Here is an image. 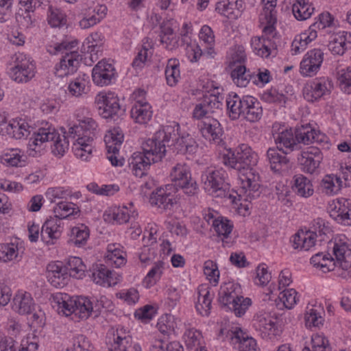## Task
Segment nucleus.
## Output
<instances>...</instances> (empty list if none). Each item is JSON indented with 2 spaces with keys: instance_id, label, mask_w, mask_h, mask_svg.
Wrapping results in <instances>:
<instances>
[{
  "instance_id": "1",
  "label": "nucleus",
  "mask_w": 351,
  "mask_h": 351,
  "mask_svg": "<svg viewBox=\"0 0 351 351\" xmlns=\"http://www.w3.org/2000/svg\"><path fill=\"white\" fill-rule=\"evenodd\" d=\"M179 125L164 126L152 138L142 143L143 152H134L128 160L133 174L142 178L152 163L160 161L166 153V147L173 145L178 153L193 154L197 149L195 140L189 134H178Z\"/></svg>"
},
{
  "instance_id": "2",
  "label": "nucleus",
  "mask_w": 351,
  "mask_h": 351,
  "mask_svg": "<svg viewBox=\"0 0 351 351\" xmlns=\"http://www.w3.org/2000/svg\"><path fill=\"white\" fill-rule=\"evenodd\" d=\"M257 162L258 155L245 144L223 156V163L239 173L241 188L245 191L247 201L256 199L261 194L260 176L253 169Z\"/></svg>"
},
{
  "instance_id": "3",
  "label": "nucleus",
  "mask_w": 351,
  "mask_h": 351,
  "mask_svg": "<svg viewBox=\"0 0 351 351\" xmlns=\"http://www.w3.org/2000/svg\"><path fill=\"white\" fill-rule=\"evenodd\" d=\"M53 212L55 217L44 223L40 232L41 240L49 245L55 244L61 236V219L77 215L80 209L72 202H60L53 208Z\"/></svg>"
},
{
  "instance_id": "4",
  "label": "nucleus",
  "mask_w": 351,
  "mask_h": 351,
  "mask_svg": "<svg viewBox=\"0 0 351 351\" xmlns=\"http://www.w3.org/2000/svg\"><path fill=\"white\" fill-rule=\"evenodd\" d=\"M52 303L58 313L65 316L74 314L83 319H87L93 312V302L87 297H71L66 293H58L53 296Z\"/></svg>"
},
{
  "instance_id": "5",
  "label": "nucleus",
  "mask_w": 351,
  "mask_h": 351,
  "mask_svg": "<svg viewBox=\"0 0 351 351\" xmlns=\"http://www.w3.org/2000/svg\"><path fill=\"white\" fill-rule=\"evenodd\" d=\"M77 40L62 41L55 44L54 47H49L47 51L49 53L56 55L60 52H65L60 62L56 64L54 68L55 75L60 78L75 73L80 66L82 57L77 51L72 50L76 47Z\"/></svg>"
},
{
  "instance_id": "6",
  "label": "nucleus",
  "mask_w": 351,
  "mask_h": 351,
  "mask_svg": "<svg viewBox=\"0 0 351 351\" xmlns=\"http://www.w3.org/2000/svg\"><path fill=\"white\" fill-rule=\"evenodd\" d=\"M227 174L223 169L208 168L201 176L204 189L215 197H226L237 204L236 197L231 194L230 184L226 181Z\"/></svg>"
},
{
  "instance_id": "7",
  "label": "nucleus",
  "mask_w": 351,
  "mask_h": 351,
  "mask_svg": "<svg viewBox=\"0 0 351 351\" xmlns=\"http://www.w3.org/2000/svg\"><path fill=\"white\" fill-rule=\"evenodd\" d=\"M53 141L51 152L57 157H62L69 149V142L64 135L61 136L54 128H40L34 132L28 143L29 149L36 151L43 143Z\"/></svg>"
},
{
  "instance_id": "8",
  "label": "nucleus",
  "mask_w": 351,
  "mask_h": 351,
  "mask_svg": "<svg viewBox=\"0 0 351 351\" xmlns=\"http://www.w3.org/2000/svg\"><path fill=\"white\" fill-rule=\"evenodd\" d=\"M170 177L173 182L170 185L173 186L175 191L180 188L189 196L197 195L198 185L192 178L190 167L186 164L178 163L175 165L171 169Z\"/></svg>"
},
{
  "instance_id": "9",
  "label": "nucleus",
  "mask_w": 351,
  "mask_h": 351,
  "mask_svg": "<svg viewBox=\"0 0 351 351\" xmlns=\"http://www.w3.org/2000/svg\"><path fill=\"white\" fill-rule=\"evenodd\" d=\"M14 66L8 73L10 78L18 83H26L35 75L36 66L34 60L23 53H17L12 58Z\"/></svg>"
},
{
  "instance_id": "10",
  "label": "nucleus",
  "mask_w": 351,
  "mask_h": 351,
  "mask_svg": "<svg viewBox=\"0 0 351 351\" xmlns=\"http://www.w3.org/2000/svg\"><path fill=\"white\" fill-rule=\"evenodd\" d=\"M330 232V228L325 226L322 219H317L313 231H299L290 239L291 246L295 250L308 251L315 244L317 236L326 235Z\"/></svg>"
},
{
  "instance_id": "11",
  "label": "nucleus",
  "mask_w": 351,
  "mask_h": 351,
  "mask_svg": "<svg viewBox=\"0 0 351 351\" xmlns=\"http://www.w3.org/2000/svg\"><path fill=\"white\" fill-rule=\"evenodd\" d=\"M95 102L99 114L105 119L120 116L125 112V109L119 104L118 97L114 93H99L96 95Z\"/></svg>"
},
{
  "instance_id": "12",
  "label": "nucleus",
  "mask_w": 351,
  "mask_h": 351,
  "mask_svg": "<svg viewBox=\"0 0 351 351\" xmlns=\"http://www.w3.org/2000/svg\"><path fill=\"white\" fill-rule=\"evenodd\" d=\"M333 84L328 78L315 79L307 83L303 88V95L305 99L314 102L324 95L330 93Z\"/></svg>"
},
{
  "instance_id": "13",
  "label": "nucleus",
  "mask_w": 351,
  "mask_h": 351,
  "mask_svg": "<svg viewBox=\"0 0 351 351\" xmlns=\"http://www.w3.org/2000/svg\"><path fill=\"white\" fill-rule=\"evenodd\" d=\"M263 26V35L261 37H253L251 40V46L256 54L263 58H268L273 51L277 48V45L275 42L277 35L276 32V27L271 34H266L264 32V26Z\"/></svg>"
},
{
  "instance_id": "14",
  "label": "nucleus",
  "mask_w": 351,
  "mask_h": 351,
  "mask_svg": "<svg viewBox=\"0 0 351 351\" xmlns=\"http://www.w3.org/2000/svg\"><path fill=\"white\" fill-rule=\"evenodd\" d=\"M176 191L172 185L167 184L154 191L149 197V202L162 210H170L176 203Z\"/></svg>"
},
{
  "instance_id": "15",
  "label": "nucleus",
  "mask_w": 351,
  "mask_h": 351,
  "mask_svg": "<svg viewBox=\"0 0 351 351\" xmlns=\"http://www.w3.org/2000/svg\"><path fill=\"white\" fill-rule=\"evenodd\" d=\"M323 160V154L316 147H308L302 152L298 156L301 169L307 173H313L319 167Z\"/></svg>"
},
{
  "instance_id": "16",
  "label": "nucleus",
  "mask_w": 351,
  "mask_h": 351,
  "mask_svg": "<svg viewBox=\"0 0 351 351\" xmlns=\"http://www.w3.org/2000/svg\"><path fill=\"white\" fill-rule=\"evenodd\" d=\"M226 334V337L230 339L231 343L237 345L239 351H257L256 343L252 337H249L240 328L234 330L221 329L219 335Z\"/></svg>"
},
{
  "instance_id": "17",
  "label": "nucleus",
  "mask_w": 351,
  "mask_h": 351,
  "mask_svg": "<svg viewBox=\"0 0 351 351\" xmlns=\"http://www.w3.org/2000/svg\"><path fill=\"white\" fill-rule=\"evenodd\" d=\"M323 56L324 53L319 49H314L307 52L300 62L301 74L306 76L315 75L321 66Z\"/></svg>"
},
{
  "instance_id": "18",
  "label": "nucleus",
  "mask_w": 351,
  "mask_h": 351,
  "mask_svg": "<svg viewBox=\"0 0 351 351\" xmlns=\"http://www.w3.org/2000/svg\"><path fill=\"white\" fill-rule=\"evenodd\" d=\"M332 245V256L335 267L339 266L342 269H348L351 266V249L346 242L341 239L330 243Z\"/></svg>"
},
{
  "instance_id": "19",
  "label": "nucleus",
  "mask_w": 351,
  "mask_h": 351,
  "mask_svg": "<svg viewBox=\"0 0 351 351\" xmlns=\"http://www.w3.org/2000/svg\"><path fill=\"white\" fill-rule=\"evenodd\" d=\"M92 77L94 83L98 86L109 85L115 77L114 67L110 63L99 61L93 69Z\"/></svg>"
},
{
  "instance_id": "20",
  "label": "nucleus",
  "mask_w": 351,
  "mask_h": 351,
  "mask_svg": "<svg viewBox=\"0 0 351 351\" xmlns=\"http://www.w3.org/2000/svg\"><path fill=\"white\" fill-rule=\"evenodd\" d=\"M295 140L299 145L300 143L308 145L314 142L322 143L325 136L311 127L310 124L302 125L294 129Z\"/></svg>"
},
{
  "instance_id": "21",
  "label": "nucleus",
  "mask_w": 351,
  "mask_h": 351,
  "mask_svg": "<svg viewBox=\"0 0 351 351\" xmlns=\"http://www.w3.org/2000/svg\"><path fill=\"white\" fill-rule=\"evenodd\" d=\"M328 47L334 55H343L348 49L351 48V34L342 31L332 35Z\"/></svg>"
},
{
  "instance_id": "22",
  "label": "nucleus",
  "mask_w": 351,
  "mask_h": 351,
  "mask_svg": "<svg viewBox=\"0 0 351 351\" xmlns=\"http://www.w3.org/2000/svg\"><path fill=\"white\" fill-rule=\"evenodd\" d=\"M263 2L265 5L260 15L261 25H265L264 32L266 34H271L277 21L276 10L277 0H263Z\"/></svg>"
},
{
  "instance_id": "23",
  "label": "nucleus",
  "mask_w": 351,
  "mask_h": 351,
  "mask_svg": "<svg viewBox=\"0 0 351 351\" xmlns=\"http://www.w3.org/2000/svg\"><path fill=\"white\" fill-rule=\"evenodd\" d=\"M241 287L232 282L225 283L221 286L219 291L218 301L223 308L227 309L235 301H239Z\"/></svg>"
},
{
  "instance_id": "24",
  "label": "nucleus",
  "mask_w": 351,
  "mask_h": 351,
  "mask_svg": "<svg viewBox=\"0 0 351 351\" xmlns=\"http://www.w3.org/2000/svg\"><path fill=\"white\" fill-rule=\"evenodd\" d=\"M47 278L52 286L60 288L66 285L69 277L62 263H50L47 267Z\"/></svg>"
},
{
  "instance_id": "25",
  "label": "nucleus",
  "mask_w": 351,
  "mask_h": 351,
  "mask_svg": "<svg viewBox=\"0 0 351 351\" xmlns=\"http://www.w3.org/2000/svg\"><path fill=\"white\" fill-rule=\"evenodd\" d=\"M4 129L8 135L16 139L27 138L31 132L34 133L35 132L33 131L34 128L23 119H12L5 125ZM32 136H34V134Z\"/></svg>"
},
{
  "instance_id": "26",
  "label": "nucleus",
  "mask_w": 351,
  "mask_h": 351,
  "mask_svg": "<svg viewBox=\"0 0 351 351\" xmlns=\"http://www.w3.org/2000/svg\"><path fill=\"white\" fill-rule=\"evenodd\" d=\"M200 127L202 134L206 139L217 143L221 141L223 130L221 123L216 119L207 118Z\"/></svg>"
},
{
  "instance_id": "27",
  "label": "nucleus",
  "mask_w": 351,
  "mask_h": 351,
  "mask_svg": "<svg viewBox=\"0 0 351 351\" xmlns=\"http://www.w3.org/2000/svg\"><path fill=\"white\" fill-rule=\"evenodd\" d=\"M76 136L77 138L73 143L72 151L77 158L82 161H88L93 156V138L91 136L87 138Z\"/></svg>"
},
{
  "instance_id": "28",
  "label": "nucleus",
  "mask_w": 351,
  "mask_h": 351,
  "mask_svg": "<svg viewBox=\"0 0 351 351\" xmlns=\"http://www.w3.org/2000/svg\"><path fill=\"white\" fill-rule=\"evenodd\" d=\"M97 128V123L91 118H86L79 125H73L69 129V135L70 138L75 139L76 136H80L84 138L91 136L93 140L95 137Z\"/></svg>"
},
{
  "instance_id": "29",
  "label": "nucleus",
  "mask_w": 351,
  "mask_h": 351,
  "mask_svg": "<svg viewBox=\"0 0 351 351\" xmlns=\"http://www.w3.org/2000/svg\"><path fill=\"white\" fill-rule=\"evenodd\" d=\"M274 138L278 145L277 148L282 150V152L285 154H288L294 150L300 149V145L294 139L295 132L291 128L282 131Z\"/></svg>"
},
{
  "instance_id": "30",
  "label": "nucleus",
  "mask_w": 351,
  "mask_h": 351,
  "mask_svg": "<svg viewBox=\"0 0 351 351\" xmlns=\"http://www.w3.org/2000/svg\"><path fill=\"white\" fill-rule=\"evenodd\" d=\"M280 151L278 148H269L266 154L271 170L278 173L286 172L291 167L289 159L280 154Z\"/></svg>"
},
{
  "instance_id": "31",
  "label": "nucleus",
  "mask_w": 351,
  "mask_h": 351,
  "mask_svg": "<svg viewBox=\"0 0 351 351\" xmlns=\"http://www.w3.org/2000/svg\"><path fill=\"white\" fill-rule=\"evenodd\" d=\"M243 9V2L241 0H221L215 8L218 13L231 19L237 18Z\"/></svg>"
},
{
  "instance_id": "32",
  "label": "nucleus",
  "mask_w": 351,
  "mask_h": 351,
  "mask_svg": "<svg viewBox=\"0 0 351 351\" xmlns=\"http://www.w3.org/2000/svg\"><path fill=\"white\" fill-rule=\"evenodd\" d=\"M254 326L260 331L263 338L276 335V322L267 314H257L254 319Z\"/></svg>"
},
{
  "instance_id": "33",
  "label": "nucleus",
  "mask_w": 351,
  "mask_h": 351,
  "mask_svg": "<svg viewBox=\"0 0 351 351\" xmlns=\"http://www.w3.org/2000/svg\"><path fill=\"white\" fill-rule=\"evenodd\" d=\"M246 104V96L239 97L235 93H230L226 98L227 112L232 120H236L243 114Z\"/></svg>"
},
{
  "instance_id": "34",
  "label": "nucleus",
  "mask_w": 351,
  "mask_h": 351,
  "mask_svg": "<svg viewBox=\"0 0 351 351\" xmlns=\"http://www.w3.org/2000/svg\"><path fill=\"white\" fill-rule=\"evenodd\" d=\"M213 296L214 293L210 291L209 287L204 285L198 287V297L195 308L200 315L208 316L210 314Z\"/></svg>"
},
{
  "instance_id": "35",
  "label": "nucleus",
  "mask_w": 351,
  "mask_h": 351,
  "mask_svg": "<svg viewBox=\"0 0 351 351\" xmlns=\"http://www.w3.org/2000/svg\"><path fill=\"white\" fill-rule=\"evenodd\" d=\"M91 277L96 284L103 286L110 287L116 283L112 271L103 264H96L93 266Z\"/></svg>"
},
{
  "instance_id": "36",
  "label": "nucleus",
  "mask_w": 351,
  "mask_h": 351,
  "mask_svg": "<svg viewBox=\"0 0 351 351\" xmlns=\"http://www.w3.org/2000/svg\"><path fill=\"white\" fill-rule=\"evenodd\" d=\"M150 109L151 106L147 101L138 99L131 109V117L136 123H146L152 116Z\"/></svg>"
},
{
  "instance_id": "37",
  "label": "nucleus",
  "mask_w": 351,
  "mask_h": 351,
  "mask_svg": "<svg viewBox=\"0 0 351 351\" xmlns=\"http://www.w3.org/2000/svg\"><path fill=\"white\" fill-rule=\"evenodd\" d=\"M242 115L250 122L258 121L263 116L261 103L256 98L246 95L245 107Z\"/></svg>"
},
{
  "instance_id": "38",
  "label": "nucleus",
  "mask_w": 351,
  "mask_h": 351,
  "mask_svg": "<svg viewBox=\"0 0 351 351\" xmlns=\"http://www.w3.org/2000/svg\"><path fill=\"white\" fill-rule=\"evenodd\" d=\"M89 77L86 74L78 76L72 80L67 88L68 93L73 97H82L87 95L90 90Z\"/></svg>"
},
{
  "instance_id": "39",
  "label": "nucleus",
  "mask_w": 351,
  "mask_h": 351,
  "mask_svg": "<svg viewBox=\"0 0 351 351\" xmlns=\"http://www.w3.org/2000/svg\"><path fill=\"white\" fill-rule=\"evenodd\" d=\"M89 228L84 224H80L71 228L68 243L77 247H84L89 238Z\"/></svg>"
},
{
  "instance_id": "40",
  "label": "nucleus",
  "mask_w": 351,
  "mask_h": 351,
  "mask_svg": "<svg viewBox=\"0 0 351 351\" xmlns=\"http://www.w3.org/2000/svg\"><path fill=\"white\" fill-rule=\"evenodd\" d=\"M12 308L20 314L31 313L34 308L33 298L29 293H19L13 300Z\"/></svg>"
},
{
  "instance_id": "41",
  "label": "nucleus",
  "mask_w": 351,
  "mask_h": 351,
  "mask_svg": "<svg viewBox=\"0 0 351 351\" xmlns=\"http://www.w3.org/2000/svg\"><path fill=\"white\" fill-rule=\"evenodd\" d=\"M314 8L308 0H295L292 5V12L298 21H304L311 17Z\"/></svg>"
},
{
  "instance_id": "42",
  "label": "nucleus",
  "mask_w": 351,
  "mask_h": 351,
  "mask_svg": "<svg viewBox=\"0 0 351 351\" xmlns=\"http://www.w3.org/2000/svg\"><path fill=\"white\" fill-rule=\"evenodd\" d=\"M293 190L294 192L303 197H307L313 195V189L311 181L302 174L293 177Z\"/></svg>"
},
{
  "instance_id": "43",
  "label": "nucleus",
  "mask_w": 351,
  "mask_h": 351,
  "mask_svg": "<svg viewBox=\"0 0 351 351\" xmlns=\"http://www.w3.org/2000/svg\"><path fill=\"white\" fill-rule=\"evenodd\" d=\"M66 269L67 276L77 279H82L86 270V267L82 260L77 256L70 257L64 266Z\"/></svg>"
},
{
  "instance_id": "44",
  "label": "nucleus",
  "mask_w": 351,
  "mask_h": 351,
  "mask_svg": "<svg viewBox=\"0 0 351 351\" xmlns=\"http://www.w3.org/2000/svg\"><path fill=\"white\" fill-rule=\"evenodd\" d=\"M231 77L235 84L239 87H245L252 78L250 71L246 70L243 64L235 65L231 72Z\"/></svg>"
},
{
  "instance_id": "45",
  "label": "nucleus",
  "mask_w": 351,
  "mask_h": 351,
  "mask_svg": "<svg viewBox=\"0 0 351 351\" xmlns=\"http://www.w3.org/2000/svg\"><path fill=\"white\" fill-rule=\"evenodd\" d=\"M105 220L122 224L128 222L130 219L129 210L127 207L115 208L104 213Z\"/></svg>"
},
{
  "instance_id": "46",
  "label": "nucleus",
  "mask_w": 351,
  "mask_h": 351,
  "mask_svg": "<svg viewBox=\"0 0 351 351\" xmlns=\"http://www.w3.org/2000/svg\"><path fill=\"white\" fill-rule=\"evenodd\" d=\"M343 181L340 175H326L322 180V186L327 194L337 193L341 188Z\"/></svg>"
},
{
  "instance_id": "47",
  "label": "nucleus",
  "mask_w": 351,
  "mask_h": 351,
  "mask_svg": "<svg viewBox=\"0 0 351 351\" xmlns=\"http://www.w3.org/2000/svg\"><path fill=\"white\" fill-rule=\"evenodd\" d=\"M165 77L167 84L171 86H175L180 78V72L179 69V62L177 59H170L165 69Z\"/></svg>"
},
{
  "instance_id": "48",
  "label": "nucleus",
  "mask_w": 351,
  "mask_h": 351,
  "mask_svg": "<svg viewBox=\"0 0 351 351\" xmlns=\"http://www.w3.org/2000/svg\"><path fill=\"white\" fill-rule=\"evenodd\" d=\"M335 219L345 225L351 226V201L343 199L338 202Z\"/></svg>"
},
{
  "instance_id": "49",
  "label": "nucleus",
  "mask_w": 351,
  "mask_h": 351,
  "mask_svg": "<svg viewBox=\"0 0 351 351\" xmlns=\"http://www.w3.org/2000/svg\"><path fill=\"white\" fill-rule=\"evenodd\" d=\"M311 263L315 267L326 268L327 271L335 269L334 258L332 254L328 253L324 254L322 252H318L313 255L311 258Z\"/></svg>"
},
{
  "instance_id": "50",
  "label": "nucleus",
  "mask_w": 351,
  "mask_h": 351,
  "mask_svg": "<svg viewBox=\"0 0 351 351\" xmlns=\"http://www.w3.org/2000/svg\"><path fill=\"white\" fill-rule=\"evenodd\" d=\"M112 347L114 351H142L141 347L138 343L132 345L131 336L124 337V338L119 337V339L113 340Z\"/></svg>"
},
{
  "instance_id": "51",
  "label": "nucleus",
  "mask_w": 351,
  "mask_h": 351,
  "mask_svg": "<svg viewBox=\"0 0 351 351\" xmlns=\"http://www.w3.org/2000/svg\"><path fill=\"white\" fill-rule=\"evenodd\" d=\"M337 80L341 90L347 94L351 93V67L337 71Z\"/></svg>"
},
{
  "instance_id": "52",
  "label": "nucleus",
  "mask_w": 351,
  "mask_h": 351,
  "mask_svg": "<svg viewBox=\"0 0 351 351\" xmlns=\"http://www.w3.org/2000/svg\"><path fill=\"white\" fill-rule=\"evenodd\" d=\"M184 339L187 348L191 351L202 346V334L194 328L186 329L184 334Z\"/></svg>"
},
{
  "instance_id": "53",
  "label": "nucleus",
  "mask_w": 351,
  "mask_h": 351,
  "mask_svg": "<svg viewBox=\"0 0 351 351\" xmlns=\"http://www.w3.org/2000/svg\"><path fill=\"white\" fill-rule=\"evenodd\" d=\"M47 19L49 23L53 27H60L66 23L65 14L60 9L53 8L51 5L49 7Z\"/></svg>"
},
{
  "instance_id": "54",
  "label": "nucleus",
  "mask_w": 351,
  "mask_h": 351,
  "mask_svg": "<svg viewBox=\"0 0 351 351\" xmlns=\"http://www.w3.org/2000/svg\"><path fill=\"white\" fill-rule=\"evenodd\" d=\"M165 268L163 261H159L154 263L152 268L149 270L144 279V282L147 285H153L160 278Z\"/></svg>"
},
{
  "instance_id": "55",
  "label": "nucleus",
  "mask_w": 351,
  "mask_h": 351,
  "mask_svg": "<svg viewBox=\"0 0 351 351\" xmlns=\"http://www.w3.org/2000/svg\"><path fill=\"white\" fill-rule=\"evenodd\" d=\"M18 247L15 244H0V261L7 262L16 259L18 256Z\"/></svg>"
},
{
  "instance_id": "56",
  "label": "nucleus",
  "mask_w": 351,
  "mask_h": 351,
  "mask_svg": "<svg viewBox=\"0 0 351 351\" xmlns=\"http://www.w3.org/2000/svg\"><path fill=\"white\" fill-rule=\"evenodd\" d=\"M239 301H235L226 310H230L235 314L237 317L243 316L248 308L252 305V300L249 298H244L242 295L239 297Z\"/></svg>"
},
{
  "instance_id": "57",
  "label": "nucleus",
  "mask_w": 351,
  "mask_h": 351,
  "mask_svg": "<svg viewBox=\"0 0 351 351\" xmlns=\"http://www.w3.org/2000/svg\"><path fill=\"white\" fill-rule=\"evenodd\" d=\"M221 100L222 98L220 99L219 95L210 94L204 96L201 101L210 114L215 112L216 110L221 108L223 106Z\"/></svg>"
},
{
  "instance_id": "58",
  "label": "nucleus",
  "mask_w": 351,
  "mask_h": 351,
  "mask_svg": "<svg viewBox=\"0 0 351 351\" xmlns=\"http://www.w3.org/2000/svg\"><path fill=\"white\" fill-rule=\"evenodd\" d=\"M68 351H93V346L83 335H78L73 338L72 346Z\"/></svg>"
},
{
  "instance_id": "59",
  "label": "nucleus",
  "mask_w": 351,
  "mask_h": 351,
  "mask_svg": "<svg viewBox=\"0 0 351 351\" xmlns=\"http://www.w3.org/2000/svg\"><path fill=\"white\" fill-rule=\"evenodd\" d=\"M213 227L219 236L227 238L232 230V225L228 219L221 218L213 221Z\"/></svg>"
},
{
  "instance_id": "60",
  "label": "nucleus",
  "mask_w": 351,
  "mask_h": 351,
  "mask_svg": "<svg viewBox=\"0 0 351 351\" xmlns=\"http://www.w3.org/2000/svg\"><path fill=\"white\" fill-rule=\"evenodd\" d=\"M204 273L210 281H213L215 285L218 283L219 271L217 265L211 260H208L204 264Z\"/></svg>"
},
{
  "instance_id": "61",
  "label": "nucleus",
  "mask_w": 351,
  "mask_h": 351,
  "mask_svg": "<svg viewBox=\"0 0 351 351\" xmlns=\"http://www.w3.org/2000/svg\"><path fill=\"white\" fill-rule=\"evenodd\" d=\"M123 141V134L118 128H114L104 137L106 147H108V145H113L119 148Z\"/></svg>"
},
{
  "instance_id": "62",
  "label": "nucleus",
  "mask_w": 351,
  "mask_h": 351,
  "mask_svg": "<svg viewBox=\"0 0 351 351\" xmlns=\"http://www.w3.org/2000/svg\"><path fill=\"white\" fill-rule=\"evenodd\" d=\"M312 350L308 347L303 348L302 351H331L328 344V340L325 337L316 336L312 338Z\"/></svg>"
},
{
  "instance_id": "63",
  "label": "nucleus",
  "mask_w": 351,
  "mask_h": 351,
  "mask_svg": "<svg viewBox=\"0 0 351 351\" xmlns=\"http://www.w3.org/2000/svg\"><path fill=\"white\" fill-rule=\"evenodd\" d=\"M281 300L287 308H291L299 300L298 292L293 289H285L281 293Z\"/></svg>"
},
{
  "instance_id": "64",
  "label": "nucleus",
  "mask_w": 351,
  "mask_h": 351,
  "mask_svg": "<svg viewBox=\"0 0 351 351\" xmlns=\"http://www.w3.org/2000/svg\"><path fill=\"white\" fill-rule=\"evenodd\" d=\"M173 317L170 315L162 316L157 324L159 331L165 335H169L173 330Z\"/></svg>"
}]
</instances>
